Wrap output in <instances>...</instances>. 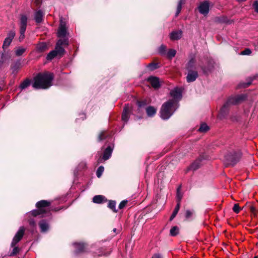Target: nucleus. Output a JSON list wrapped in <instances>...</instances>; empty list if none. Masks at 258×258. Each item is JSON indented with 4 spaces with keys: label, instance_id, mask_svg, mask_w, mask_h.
Returning <instances> with one entry per match:
<instances>
[{
    "label": "nucleus",
    "instance_id": "obj_48",
    "mask_svg": "<svg viewBox=\"0 0 258 258\" xmlns=\"http://www.w3.org/2000/svg\"><path fill=\"white\" fill-rule=\"evenodd\" d=\"M126 204V201H122L119 205V208L120 209H121L122 208H123V207H125V205Z\"/></svg>",
    "mask_w": 258,
    "mask_h": 258
},
{
    "label": "nucleus",
    "instance_id": "obj_33",
    "mask_svg": "<svg viewBox=\"0 0 258 258\" xmlns=\"http://www.w3.org/2000/svg\"><path fill=\"white\" fill-rule=\"evenodd\" d=\"M209 127L207 125V124L202 123V124H201L198 131L201 133H205V132H206L207 131H208L209 130Z\"/></svg>",
    "mask_w": 258,
    "mask_h": 258
},
{
    "label": "nucleus",
    "instance_id": "obj_22",
    "mask_svg": "<svg viewBox=\"0 0 258 258\" xmlns=\"http://www.w3.org/2000/svg\"><path fill=\"white\" fill-rule=\"evenodd\" d=\"M48 48L47 44L44 42H41L37 44L36 46L37 51L39 52H42L46 50Z\"/></svg>",
    "mask_w": 258,
    "mask_h": 258
},
{
    "label": "nucleus",
    "instance_id": "obj_49",
    "mask_svg": "<svg viewBox=\"0 0 258 258\" xmlns=\"http://www.w3.org/2000/svg\"><path fill=\"white\" fill-rule=\"evenodd\" d=\"M29 224L32 226H35L36 225V223L35 220L33 219H30L29 220Z\"/></svg>",
    "mask_w": 258,
    "mask_h": 258
},
{
    "label": "nucleus",
    "instance_id": "obj_18",
    "mask_svg": "<svg viewBox=\"0 0 258 258\" xmlns=\"http://www.w3.org/2000/svg\"><path fill=\"white\" fill-rule=\"evenodd\" d=\"M74 245L76 248L75 253L78 254L84 251L85 246L83 243H74Z\"/></svg>",
    "mask_w": 258,
    "mask_h": 258
},
{
    "label": "nucleus",
    "instance_id": "obj_36",
    "mask_svg": "<svg viewBox=\"0 0 258 258\" xmlns=\"http://www.w3.org/2000/svg\"><path fill=\"white\" fill-rule=\"evenodd\" d=\"M116 203L115 201H110L108 204V207L111 209L113 212H116L117 211L115 209Z\"/></svg>",
    "mask_w": 258,
    "mask_h": 258
},
{
    "label": "nucleus",
    "instance_id": "obj_54",
    "mask_svg": "<svg viewBox=\"0 0 258 258\" xmlns=\"http://www.w3.org/2000/svg\"><path fill=\"white\" fill-rule=\"evenodd\" d=\"M145 103L144 102H138V106L140 107L143 106Z\"/></svg>",
    "mask_w": 258,
    "mask_h": 258
},
{
    "label": "nucleus",
    "instance_id": "obj_53",
    "mask_svg": "<svg viewBox=\"0 0 258 258\" xmlns=\"http://www.w3.org/2000/svg\"><path fill=\"white\" fill-rule=\"evenodd\" d=\"M152 258H162L161 256L159 254H155Z\"/></svg>",
    "mask_w": 258,
    "mask_h": 258
},
{
    "label": "nucleus",
    "instance_id": "obj_44",
    "mask_svg": "<svg viewBox=\"0 0 258 258\" xmlns=\"http://www.w3.org/2000/svg\"><path fill=\"white\" fill-rule=\"evenodd\" d=\"M26 30L20 29V36L19 37L20 41H22L25 38V33Z\"/></svg>",
    "mask_w": 258,
    "mask_h": 258
},
{
    "label": "nucleus",
    "instance_id": "obj_23",
    "mask_svg": "<svg viewBox=\"0 0 258 258\" xmlns=\"http://www.w3.org/2000/svg\"><path fill=\"white\" fill-rule=\"evenodd\" d=\"M60 41L57 42L54 50L56 51L57 55H62L64 52V49L62 46L60 45Z\"/></svg>",
    "mask_w": 258,
    "mask_h": 258
},
{
    "label": "nucleus",
    "instance_id": "obj_35",
    "mask_svg": "<svg viewBox=\"0 0 258 258\" xmlns=\"http://www.w3.org/2000/svg\"><path fill=\"white\" fill-rule=\"evenodd\" d=\"M159 53L161 55L166 54V47L164 45H161L158 49Z\"/></svg>",
    "mask_w": 258,
    "mask_h": 258
},
{
    "label": "nucleus",
    "instance_id": "obj_25",
    "mask_svg": "<svg viewBox=\"0 0 258 258\" xmlns=\"http://www.w3.org/2000/svg\"><path fill=\"white\" fill-rule=\"evenodd\" d=\"M104 199L105 197L102 195H97L93 197V202L94 203L101 204L103 202Z\"/></svg>",
    "mask_w": 258,
    "mask_h": 258
},
{
    "label": "nucleus",
    "instance_id": "obj_39",
    "mask_svg": "<svg viewBox=\"0 0 258 258\" xmlns=\"http://www.w3.org/2000/svg\"><path fill=\"white\" fill-rule=\"evenodd\" d=\"M218 21L221 23H229V21L227 17L222 16L218 18Z\"/></svg>",
    "mask_w": 258,
    "mask_h": 258
},
{
    "label": "nucleus",
    "instance_id": "obj_52",
    "mask_svg": "<svg viewBox=\"0 0 258 258\" xmlns=\"http://www.w3.org/2000/svg\"><path fill=\"white\" fill-rule=\"evenodd\" d=\"M33 3L38 6L41 4V0H33Z\"/></svg>",
    "mask_w": 258,
    "mask_h": 258
},
{
    "label": "nucleus",
    "instance_id": "obj_46",
    "mask_svg": "<svg viewBox=\"0 0 258 258\" xmlns=\"http://www.w3.org/2000/svg\"><path fill=\"white\" fill-rule=\"evenodd\" d=\"M193 214V212L190 210H187L185 213V216L186 218H189Z\"/></svg>",
    "mask_w": 258,
    "mask_h": 258
},
{
    "label": "nucleus",
    "instance_id": "obj_55",
    "mask_svg": "<svg viewBox=\"0 0 258 258\" xmlns=\"http://www.w3.org/2000/svg\"><path fill=\"white\" fill-rule=\"evenodd\" d=\"M250 83H246H246L243 84H242V87H244V88L250 85Z\"/></svg>",
    "mask_w": 258,
    "mask_h": 258
},
{
    "label": "nucleus",
    "instance_id": "obj_61",
    "mask_svg": "<svg viewBox=\"0 0 258 258\" xmlns=\"http://www.w3.org/2000/svg\"><path fill=\"white\" fill-rule=\"evenodd\" d=\"M2 64L0 63V66L2 65Z\"/></svg>",
    "mask_w": 258,
    "mask_h": 258
},
{
    "label": "nucleus",
    "instance_id": "obj_6",
    "mask_svg": "<svg viewBox=\"0 0 258 258\" xmlns=\"http://www.w3.org/2000/svg\"><path fill=\"white\" fill-rule=\"evenodd\" d=\"M241 153L239 152H230L225 156L226 163L229 165H235L240 159Z\"/></svg>",
    "mask_w": 258,
    "mask_h": 258
},
{
    "label": "nucleus",
    "instance_id": "obj_11",
    "mask_svg": "<svg viewBox=\"0 0 258 258\" xmlns=\"http://www.w3.org/2000/svg\"><path fill=\"white\" fill-rule=\"evenodd\" d=\"M68 34L66 28V24L62 19L60 20V25L57 32V36L58 37L64 38Z\"/></svg>",
    "mask_w": 258,
    "mask_h": 258
},
{
    "label": "nucleus",
    "instance_id": "obj_12",
    "mask_svg": "<svg viewBox=\"0 0 258 258\" xmlns=\"http://www.w3.org/2000/svg\"><path fill=\"white\" fill-rule=\"evenodd\" d=\"M113 149V146H109L107 147L104 151L102 158H99L98 160V163H99L101 162L102 159L104 161L108 160L111 156L112 151Z\"/></svg>",
    "mask_w": 258,
    "mask_h": 258
},
{
    "label": "nucleus",
    "instance_id": "obj_41",
    "mask_svg": "<svg viewBox=\"0 0 258 258\" xmlns=\"http://www.w3.org/2000/svg\"><path fill=\"white\" fill-rule=\"evenodd\" d=\"M251 53V51L250 49L246 48L243 51L240 52V54L241 55H249Z\"/></svg>",
    "mask_w": 258,
    "mask_h": 258
},
{
    "label": "nucleus",
    "instance_id": "obj_59",
    "mask_svg": "<svg viewBox=\"0 0 258 258\" xmlns=\"http://www.w3.org/2000/svg\"><path fill=\"white\" fill-rule=\"evenodd\" d=\"M254 258H258L257 256H254Z\"/></svg>",
    "mask_w": 258,
    "mask_h": 258
},
{
    "label": "nucleus",
    "instance_id": "obj_29",
    "mask_svg": "<svg viewBox=\"0 0 258 258\" xmlns=\"http://www.w3.org/2000/svg\"><path fill=\"white\" fill-rule=\"evenodd\" d=\"M179 208H180V203H178L172 214L171 215V216L170 218V221H172L175 217V216H176V215L177 214V213L179 210Z\"/></svg>",
    "mask_w": 258,
    "mask_h": 258
},
{
    "label": "nucleus",
    "instance_id": "obj_56",
    "mask_svg": "<svg viewBox=\"0 0 258 258\" xmlns=\"http://www.w3.org/2000/svg\"><path fill=\"white\" fill-rule=\"evenodd\" d=\"M108 254H109V253H100L98 254V255H107Z\"/></svg>",
    "mask_w": 258,
    "mask_h": 258
},
{
    "label": "nucleus",
    "instance_id": "obj_51",
    "mask_svg": "<svg viewBox=\"0 0 258 258\" xmlns=\"http://www.w3.org/2000/svg\"><path fill=\"white\" fill-rule=\"evenodd\" d=\"M249 209H250L251 212L253 214H255V212L256 211V208L255 207H254L253 206H250Z\"/></svg>",
    "mask_w": 258,
    "mask_h": 258
},
{
    "label": "nucleus",
    "instance_id": "obj_47",
    "mask_svg": "<svg viewBox=\"0 0 258 258\" xmlns=\"http://www.w3.org/2000/svg\"><path fill=\"white\" fill-rule=\"evenodd\" d=\"M253 7L255 12L258 13V0L254 2L253 4Z\"/></svg>",
    "mask_w": 258,
    "mask_h": 258
},
{
    "label": "nucleus",
    "instance_id": "obj_37",
    "mask_svg": "<svg viewBox=\"0 0 258 258\" xmlns=\"http://www.w3.org/2000/svg\"><path fill=\"white\" fill-rule=\"evenodd\" d=\"M176 53V51L175 50L171 49L169 50L168 52L166 53V54L169 58H171L175 56Z\"/></svg>",
    "mask_w": 258,
    "mask_h": 258
},
{
    "label": "nucleus",
    "instance_id": "obj_20",
    "mask_svg": "<svg viewBox=\"0 0 258 258\" xmlns=\"http://www.w3.org/2000/svg\"><path fill=\"white\" fill-rule=\"evenodd\" d=\"M21 68V62L20 61L15 62L11 66L12 73L14 75H16Z\"/></svg>",
    "mask_w": 258,
    "mask_h": 258
},
{
    "label": "nucleus",
    "instance_id": "obj_26",
    "mask_svg": "<svg viewBox=\"0 0 258 258\" xmlns=\"http://www.w3.org/2000/svg\"><path fill=\"white\" fill-rule=\"evenodd\" d=\"M26 48L22 46H20L17 48L15 51V54L17 56H21L25 51Z\"/></svg>",
    "mask_w": 258,
    "mask_h": 258
},
{
    "label": "nucleus",
    "instance_id": "obj_21",
    "mask_svg": "<svg viewBox=\"0 0 258 258\" xmlns=\"http://www.w3.org/2000/svg\"><path fill=\"white\" fill-rule=\"evenodd\" d=\"M43 13L41 10L37 11L35 14V20L37 23H41L43 20Z\"/></svg>",
    "mask_w": 258,
    "mask_h": 258
},
{
    "label": "nucleus",
    "instance_id": "obj_1",
    "mask_svg": "<svg viewBox=\"0 0 258 258\" xmlns=\"http://www.w3.org/2000/svg\"><path fill=\"white\" fill-rule=\"evenodd\" d=\"M53 79V76L51 73H39L34 78L32 86L36 89H48L52 85Z\"/></svg>",
    "mask_w": 258,
    "mask_h": 258
},
{
    "label": "nucleus",
    "instance_id": "obj_31",
    "mask_svg": "<svg viewBox=\"0 0 258 258\" xmlns=\"http://www.w3.org/2000/svg\"><path fill=\"white\" fill-rule=\"evenodd\" d=\"M57 54L56 53V51L54 50L51 51L47 55L46 58L48 60H51L53 58H54Z\"/></svg>",
    "mask_w": 258,
    "mask_h": 258
},
{
    "label": "nucleus",
    "instance_id": "obj_24",
    "mask_svg": "<svg viewBox=\"0 0 258 258\" xmlns=\"http://www.w3.org/2000/svg\"><path fill=\"white\" fill-rule=\"evenodd\" d=\"M39 226L42 232L47 231L49 229V225L47 222L45 220H42L39 223Z\"/></svg>",
    "mask_w": 258,
    "mask_h": 258
},
{
    "label": "nucleus",
    "instance_id": "obj_30",
    "mask_svg": "<svg viewBox=\"0 0 258 258\" xmlns=\"http://www.w3.org/2000/svg\"><path fill=\"white\" fill-rule=\"evenodd\" d=\"M185 3V0H180L178 2L177 10L175 14V16L177 17L178 16L179 13L181 12V9H182V5Z\"/></svg>",
    "mask_w": 258,
    "mask_h": 258
},
{
    "label": "nucleus",
    "instance_id": "obj_34",
    "mask_svg": "<svg viewBox=\"0 0 258 258\" xmlns=\"http://www.w3.org/2000/svg\"><path fill=\"white\" fill-rule=\"evenodd\" d=\"M179 232V228L177 226L173 227L170 231V235L172 236H176L178 234Z\"/></svg>",
    "mask_w": 258,
    "mask_h": 258
},
{
    "label": "nucleus",
    "instance_id": "obj_2",
    "mask_svg": "<svg viewBox=\"0 0 258 258\" xmlns=\"http://www.w3.org/2000/svg\"><path fill=\"white\" fill-rule=\"evenodd\" d=\"M50 202L46 200H41L38 202L36 206L38 210H34L31 212L28 213L27 215L30 217L31 216L36 217L41 216V217L48 216L50 214Z\"/></svg>",
    "mask_w": 258,
    "mask_h": 258
},
{
    "label": "nucleus",
    "instance_id": "obj_17",
    "mask_svg": "<svg viewBox=\"0 0 258 258\" xmlns=\"http://www.w3.org/2000/svg\"><path fill=\"white\" fill-rule=\"evenodd\" d=\"M182 34L181 30L173 31L170 33V38L172 40H178L181 38Z\"/></svg>",
    "mask_w": 258,
    "mask_h": 258
},
{
    "label": "nucleus",
    "instance_id": "obj_42",
    "mask_svg": "<svg viewBox=\"0 0 258 258\" xmlns=\"http://www.w3.org/2000/svg\"><path fill=\"white\" fill-rule=\"evenodd\" d=\"M148 68H149V70H150L151 71L154 70L158 68L157 67V64H156V63H150L148 66Z\"/></svg>",
    "mask_w": 258,
    "mask_h": 258
},
{
    "label": "nucleus",
    "instance_id": "obj_10",
    "mask_svg": "<svg viewBox=\"0 0 258 258\" xmlns=\"http://www.w3.org/2000/svg\"><path fill=\"white\" fill-rule=\"evenodd\" d=\"M210 2L208 1H205L200 4L198 7L199 12L204 15H208L209 12Z\"/></svg>",
    "mask_w": 258,
    "mask_h": 258
},
{
    "label": "nucleus",
    "instance_id": "obj_7",
    "mask_svg": "<svg viewBox=\"0 0 258 258\" xmlns=\"http://www.w3.org/2000/svg\"><path fill=\"white\" fill-rule=\"evenodd\" d=\"M207 159V156L205 155H201L191 165L188 167V170L195 171L199 169L203 164V161Z\"/></svg>",
    "mask_w": 258,
    "mask_h": 258
},
{
    "label": "nucleus",
    "instance_id": "obj_60",
    "mask_svg": "<svg viewBox=\"0 0 258 258\" xmlns=\"http://www.w3.org/2000/svg\"><path fill=\"white\" fill-rule=\"evenodd\" d=\"M203 70L204 72H206V71L204 69H203Z\"/></svg>",
    "mask_w": 258,
    "mask_h": 258
},
{
    "label": "nucleus",
    "instance_id": "obj_28",
    "mask_svg": "<svg viewBox=\"0 0 258 258\" xmlns=\"http://www.w3.org/2000/svg\"><path fill=\"white\" fill-rule=\"evenodd\" d=\"M30 84L31 81L29 79H26L21 84L20 87L22 90H23L27 88Z\"/></svg>",
    "mask_w": 258,
    "mask_h": 258
},
{
    "label": "nucleus",
    "instance_id": "obj_40",
    "mask_svg": "<svg viewBox=\"0 0 258 258\" xmlns=\"http://www.w3.org/2000/svg\"><path fill=\"white\" fill-rule=\"evenodd\" d=\"M58 41H60L61 43L60 44V45L62 46H68L69 45V40L68 38H64L63 39H60L58 40Z\"/></svg>",
    "mask_w": 258,
    "mask_h": 258
},
{
    "label": "nucleus",
    "instance_id": "obj_27",
    "mask_svg": "<svg viewBox=\"0 0 258 258\" xmlns=\"http://www.w3.org/2000/svg\"><path fill=\"white\" fill-rule=\"evenodd\" d=\"M195 59L194 58L190 59L186 64V68L187 71H188L189 70H192V69L195 67Z\"/></svg>",
    "mask_w": 258,
    "mask_h": 258
},
{
    "label": "nucleus",
    "instance_id": "obj_19",
    "mask_svg": "<svg viewBox=\"0 0 258 258\" xmlns=\"http://www.w3.org/2000/svg\"><path fill=\"white\" fill-rule=\"evenodd\" d=\"M146 111L148 116L152 117L156 113L157 109L153 106H149L146 108Z\"/></svg>",
    "mask_w": 258,
    "mask_h": 258
},
{
    "label": "nucleus",
    "instance_id": "obj_32",
    "mask_svg": "<svg viewBox=\"0 0 258 258\" xmlns=\"http://www.w3.org/2000/svg\"><path fill=\"white\" fill-rule=\"evenodd\" d=\"M108 136H109V135L107 134V133L106 132H105V131L101 132L98 136V141H101L105 139Z\"/></svg>",
    "mask_w": 258,
    "mask_h": 258
},
{
    "label": "nucleus",
    "instance_id": "obj_3",
    "mask_svg": "<svg viewBox=\"0 0 258 258\" xmlns=\"http://www.w3.org/2000/svg\"><path fill=\"white\" fill-rule=\"evenodd\" d=\"M246 96L244 94H241L229 98L226 103L223 105L220 109L218 117L223 119L227 115L230 105L236 104L245 99Z\"/></svg>",
    "mask_w": 258,
    "mask_h": 258
},
{
    "label": "nucleus",
    "instance_id": "obj_8",
    "mask_svg": "<svg viewBox=\"0 0 258 258\" xmlns=\"http://www.w3.org/2000/svg\"><path fill=\"white\" fill-rule=\"evenodd\" d=\"M170 95L173 101H176V104L178 105V101L182 98V90L181 88L175 87L170 91Z\"/></svg>",
    "mask_w": 258,
    "mask_h": 258
},
{
    "label": "nucleus",
    "instance_id": "obj_58",
    "mask_svg": "<svg viewBox=\"0 0 258 258\" xmlns=\"http://www.w3.org/2000/svg\"><path fill=\"white\" fill-rule=\"evenodd\" d=\"M116 228H114L113 229V232H116Z\"/></svg>",
    "mask_w": 258,
    "mask_h": 258
},
{
    "label": "nucleus",
    "instance_id": "obj_16",
    "mask_svg": "<svg viewBox=\"0 0 258 258\" xmlns=\"http://www.w3.org/2000/svg\"><path fill=\"white\" fill-rule=\"evenodd\" d=\"M27 21H28V18L25 15H21L20 23V29L26 30L27 25Z\"/></svg>",
    "mask_w": 258,
    "mask_h": 258
},
{
    "label": "nucleus",
    "instance_id": "obj_13",
    "mask_svg": "<svg viewBox=\"0 0 258 258\" xmlns=\"http://www.w3.org/2000/svg\"><path fill=\"white\" fill-rule=\"evenodd\" d=\"M198 77V74L196 71L189 70L186 76V81L188 83L194 82Z\"/></svg>",
    "mask_w": 258,
    "mask_h": 258
},
{
    "label": "nucleus",
    "instance_id": "obj_14",
    "mask_svg": "<svg viewBox=\"0 0 258 258\" xmlns=\"http://www.w3.org/2000/svg\"><path fill=\"white\" fill-rule=\"evenodd\" d=\"M148 81L150 82L152 86L155 89H158L160 86V82L157 77H150L148 79Z\"/></svg>",
    "mask_w": 258,
    "mask_h": 258
},
{
    "label": "nucleus",
    "instance_id": "obj_43",
    "mask_svg": "<svg viewBox=\"0 0 258 258\" xmlns=\"http://www.w3.org/2000/svg\"><path fill=\"white\" fill-rule=\"evenodd\" d=\"M19 248H18V247H14L13 249L12 252L10 254V255L13 256V255L17 254L19 252Z\"/></svg>",
    "mask_w": 258,
    "mask_h": 258
},
{
    "label": "nucleus",
    "instance_id": "obj_57",
    "mask_svg": "<svg viewBox=\"0 0 258 258\" xmlns=\"http://www.w3.org/2000/svg\"><path fill=\"white\" fill-rule=\"evenodd\" d=\"M81 115H82L81 118H82V119H84L85 118V115L83 113L81 114Z\"/></svg>",
    "mask_w": 258,
    "mask_h": 258
},
{
    "label": "nucleus",
    "instance_id": "obj_15",
    "mask_svg": "<svg viewBox=\"0 0 258 258\" xmlns=\"http://www.w3.org/2000/svg\"><path fill=\"white\" fill-rule=\"evenodd\" d=\"M130 111V106L128 104L126 105L124 108L122 114V120L126 122L129 118V114Z\"/></svg>",
    "mask_w": 258,
    "mask_h": 258
},
{
    "label": "nucleus",
    "instance_id": "obj_50",
    "mask_svg": "<svg viewBox=\"0 0 258 258\" xmlns=\"http://www.w3.org/2000/svg\"><path fill=\"white\" fill-rule=\"evenodd\" d=\"M179 189L178 188V190H177V199H178V203H179V202H180V200H181V199L182 198V196L179 194Z\"/></svg>",
    "mask_w": 258,
    "mask_h": 258
},
{
    "label": "nucleus",
    "instance_id": "obj_45",
    "mask_svg": "<svg viewBox=\"0 0 258 258\" xmlns=\"http://www.w3.org/2000/svg\"><path fill=\"white\" fill-rule=\"evenodd\" d=\"M233 211L236 213H238L239 212L240 208L238 204H235L234 205L233 207Z\"/></svg>",
    "mask_w": 258,
    "mask_h": 258
},
{
    "label": "nucleus",
    "instance_id": "obj_5",
    "mask_svg": "<svg viewBox=\"0 0 258 258\" xmlns=\"http://www.w3.org/2000/svg\"><path fill=\"white\" fill-rule=\"evenodd\" d=\"M15 32L14 31H10L8 33L7 37L5 38L3 44V49L4 50V52L2 54L1 59L0 60V63L2 64L5 62L7 60H8L10 57V56L8 52H6V49L11 44L13 39L15 36Z\"/></svg>",
    "mask_w": 258,
    "mask_h": 258
},
{
    "label": "nucleus",
    "instance_id": "obj_9",
    "mask_svg": "<svg viewBox=\"0 0 258 258\" xmlns=\"http://www.w3.org/2000/svg\"><path fill=\"white\" fill-rule=\"evenodd\" d=\"M25 228L23 226L20 227L18 231L16 233L11 243V246L14 247L22 238L25 232Z\"/></svg>",
    "mask_w": 258,
    "mask_h": 258
},
{
    "label": "nucleus",
    "instance_id": "obj_4",
    "mask_svg": "<svg viewBox=\"0 0 258 258\" xmlns=\"http://www.w3.org/2000/svg\"><path fill=\"white\" fill-rule=\"evenodd\" d=\"M178 108L176 104V101L173 100H169L164 103L161 108L160 113V117L163 119H169Z\"/></svg>",
    "mask_w": 258,
    "mask_h": 258
},
{
    "label": "nucleus",
    "instance_id": "obj_38",
    "mask_svg": "<svg viewBox=\"0 0 258 258\" xmlns=\"http://www.w3.org/2000/svg\"><path fill=\"white\" fill-rule=\"evenodd\" d=\"M103 171H104V167L102 166H99L97 170V172H96L97 176L98 177H100L101 176Z\"/></svg>",
    "mask_w": 258,
    "mask_h": 258
}]
</instances>
